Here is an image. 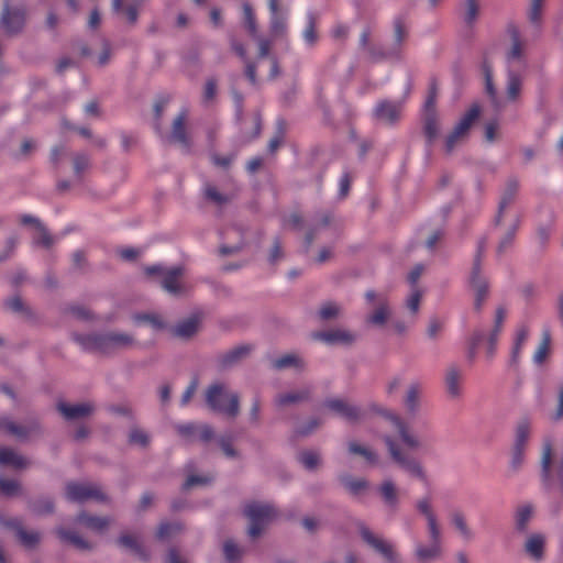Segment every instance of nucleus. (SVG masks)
Listing matches in <instances>:
<instances>
[{
  "label": "nucleus",
  "instance_id": "3",
  "mask_svg": "<svg viewBox=\"0 0 563 563\" xmlns=\"http://www.w3.org/2000/svg\"><path fill=\"white\" fill-rule=\"evenodd\" d=\"M486 247V239L482 238L477 243V250L473 260L472 269L468 277V286L473 291V309L479 313L483 310L485 301L489 295V280L483 273L482 262Z\"/></svg>",
  "mask_w": 563,
  "mask_h": 563
},
{
  "label": "nucleus",
  "instance_id": "59",
  "mask_svg": "<svg viewBox=\"0 0 563 563\" xmlns=\"http://www.w3.org/2000/svg\"><path fill=\"white\" fill-rule=\"evenodd\" d=\"M136 323H146L155 330H164L167 323L156 313H137L133 316Z\"/></svg>",
  "mask_w": 563,
  "mask_h": 563
},
{
  "label": "nucleus",
  "instance_id": "2",
  "mask_svg": "<svg viewBox=\"0 0 563 563\" xmlns=\"http://www.w3.org/2000/svg\"><path fill=\"white\" fill-rule=\"evenodd\" d=\"M71 339L86 352H98L104 355L120 350H128L136 344L132 334L117 331L80 334L73 333Z\"/></svg>",
  "mask_w": 563,
  "mask_h": 563
},
{
  "label": "nucleus",
  "instance_id": "48",
  "mask_svg": "<svg viewBox=\"0 0 563 563\" xmlns=\"http://www.w3.org/2000/svg\"><path fill=\"white\" fill-rule=\"evenodd\" d=\"M450 520H451V523L453 525V527L457 530L460 536L465 541H471L474 538V532L468 527V525L466 522V518L461 510H453L450 514Z\"/></svg>",
  "mask_w": 563,
  "mask_h": 563
},
{
  "label": "nucleus",
  "instance_id": "61",
  "mask_svg": "<svg viewBox=\"0 0 563 563\" xmlns=\"http://www.w3.org/2000/svg\"><path fill=\"white\" fill-rule=\"evenodd\" d=\"M522 81L520 76L512 71H508V79H507V98L511 101H515L518 99L520 91H521Z\"/></svg>",
  "mask_w": 563,
  "mask_h": 563
},
{
  "label": "nucleus",
  "instance_id": "62",
  "mask_svg": "<svg viewBox=\"0 0 563 563\" xmlns=\"http://www.w3.org/2000/svg\"><path fill=\"white\" fill-rule=\"evenodd\" d=\"M347 450L351 454L361 455L371 464H376L378 462V456L374 451L356 442H350L347 444Z\"/></svg>",
  "mask_w": 563,
  "mask_h": 563
},
{
  "label": "nucleus",
  "instance_id": "42",
  "mask_svg": "<svg viewBox=\"0 0 563 563\" xmlns=\"http://www.w3.org/2000/svg\"><path fill=\"white\" fill-rule=\"evenodd\" d=\"M27 508L35 516L52 515L55 511V503L52 497L41 496L30 500Z\"/></svg>",
  "mask_w": 563,
  "mask_h": 563
},
{
  "label": "nucleus",
  "instance_id": "17",
  "mask_svg": "<svg viewBox=\"0 0 563 563\" xmlns=\"http://www.w3.org/2000/svg\"><path fill=\"white\" fill-rule=\"evenodd\" d=\"M481 107L473 104L468 111L456 123L452 132L445 139L446 153H452L456 144L467 136L472 124L478 119Z\"/></svg>",
  "mask_w": 563,
  "mask_h": 563
},
{
  "label": "nucleus",
  "instance_id": "5",
  "mask_svg": "<svg viewBox=\"0 0 563 563\" xmlns=\"http://www.w3.org/2000/svg\"><path fill=\"white\" fill-rule=\"evenodd\" d=\"M408 26L404 16L398 15L393 21V42L383 47H368V57L372 62L400 60L402 48L408 37Z\"/></svg>",
  "mask_w": 563,
  "mask_h": 563
},
{
  "label": "nucleus",
  "instance_id": "58",
  "mask_svg": "<svg viewBox=\"0 0 563 563\" xmlns=\"http://www.w3.org/2000/svg\"><path fill=\"white\" fill-rule=\"evenodd\" d=\"M4 307L13 313H19L25 317L32 316V310L30 307L22 300L20 296H13L7 298L3 302Z\"/></svg>",
  "mask_w": 563,
  "mask_h": 563
},
{
  "label": "nucleus",
  "instance_id": "44",
  "mask_svg": "<svg viewBox=\"0 0 563 563\" xmlns=\"http://www.w3.org/2000/svg\"><path fill=\"white\" fill-rule=\"evenodd\" d=\"M508 34L511 40V46L507 53V60L512 62L516 59H520L523 54L525 43L522 42V40L520 37V32H519L518 27L515 25H509Z\"/></svg>",
  "mask_w": 563,
  "mask_h": 563
},
{
  "label": "nucleus",
  "instance_id": "27",
  "mask_svg": "<svg viewBox=\"0 0 563 563\" xmlns=\"http://www.w3.org/2000/svg\"><path fill=\"white\" fill-rule=\"evenodd\" d=\"M422 385L418 382L411 383L406 390L402 405L411 418H416L422 409Z\"/></svg>",
  "mask_w": 563,
  "mask_h": 563
},
{
  "label": "nucleus",
  "instance_id": "53",
  "mask_svg": "<svg viewBox=\"0 0 563 563\" xmlns=\"http://www.w3.org/2000/svg\"><path fill=\"white\" fill-rule=\"evenodd\" d=\"M423 131L428 145H431L439 136V123L437 113H424Z\"/></svg>",
  "mask_w": 563,
  "mask_h": 563
},
{
  "label": "nucleus",
  "instance_id": "18",
  "mask_svg": "<svg viewBox=\"0 0 563 563\" xmlns=\"http://www.w3.org/2000/svg\"><path fill=\"white\" fill-rule=\"evenodd\" d=\"M481 107L473 104L468 111L456 123L452 132L445 139L446 153H452L456 144L467 136L472 124L478 119Z\"/></svg>",
  "mask_w": 563,
  "mask_h": 563
},
{
  "label": "nucleus",
  "instance_id": "29",
  "mask_svg": "<svg viewBox=\"0 0 563 563\" xmlns=\"http://www.w3.org/2000/svg\"><path fill=\"white\" fill-rule=\"evenodd\" d=\"M252 351L250 345H239L217 356L216 363L219 371L229 369L247 357Z\"/></svg>",
  "mask_w": 563,
  "mask_h": 563
},
{
  "label": "nucleus",
  "instance_id": "39",
  "mask_svg": "<svg viewBox=\"0 0 563 563\" xmlns=\"http://www.w3.org/2000/svg\"><path fill=\"white\" fill-rule=\"evenodd\" d=\"M74 522L78 525H84L90 530L101 532L109 527L110 519L108 517L91 516L86 511H80L75 517Z\"/></svg>",
  "mask_w": 563,
  "mask_h": 563
},
{
  "label": "nucleus",
  "instance_id": "10",
  "mask_svg": "<svg viewBox=\"0 0 563 563\" xmlns=\"http://www.w3.org/2000/svg\"><path fill=\"white\" fill-rule=\"evenodd\" d=\"M243 514L250 520L247 534L252 539L258 538L268 523L277 516L273 505L262 503L246 505Z\"/></svg>",
  "mask_w": 563,
  "mask_h": 563
},
{
  "label": "nucleus",
  "instance_id": "6",
  "mask_svg": "<svg viewBox=\"0 0 563 563\" xmlns=\"http://www.w3.org/2000/svg\"><path fill=\"white\" fill-rule=\"evenodd\" d=\"M383 441L390 460L399 470L421 482L427 481V472L417 457L404 451L399 443L390 435H384Z\"/></svg>",
  "mask_w": 563,
  "mask_h": 563
},
{
  "label": "nucleus",
  "instance_id": "22",
  "mask_svg": "<svg viewBox=\"0 0 563 563\" xmlns=\"http://www.w3.org/2000/svg\"><path fill=\"white\" fill-rule=\"evenodd\" d=\"M328 227H334L335 229L341 227V221H339L334 213L330 210H321L316 212L314 222L308 229L305 235V245L308 250L312 243L314 242L318 232Z\"/></svg>",
  "mask_w": 563,
  "mask_h": 563
},
{
  "label": "nucleus",
  "instance_id": "34",
  "mask_svg": "<svg viewBox=\"0 0 563 563\" xmlns=\"http://www.w3.org/2000/svg\"><path fill=\"white\" fill-rule=\"evenodd\" d=\"M401 112V104L384 100L377 103L374 110V117L385 123L393 124L398 121Z\"/></svg>",
  "mask_w": 563,
  "mask_h": 563
},
{
  "label": "nucleus",
  "instance_id": "13",
  "mask_svg": "<svg viewBox=\"0 0 563 563\" xmlns=\"http://www.w3.org/2000/svg\"><path fill=\"white\" fill-rule=\"evenodd\" d=\"M65 496L71 503H85L95 499L100 503H108V496L101 490L97 484H82L69 482L65 487Z\"/></svg>",
  "mask_w": 563,
  "mask_h": 563
},
{
  "label": "nucleus",
  "instance_id": "60",
  "mask_svg": "<svg viewBox=\"0 0 563 563\" xmlns=\"http://www.w3.org/2000/svg\"><path fill=\"white\" fill-rule=\"evenodd\" d=\"M242 11L246 31L253 38H257V23L252 5L250 3H243Z\"/></svg>",
  "mask_w": 563,
  "mask_h": 563
},
{
  "label": "nucleus",
  "instance_id": "7",
  "mask_svg": "<svg viewBox=\"0 0 563 563\" xmlns=\"http://www.w3.org/2000/svg\"><path fill=\"white\" fill-rule=\"evenodd\" d=\"M363 410L366 411V417L369 413H376L389 421L396 428L399 439L408 449L418 450L421 448L420 439L410 431L406 421L393 410L376 402L368 404Z\"/></svg>",
  "mask_w": 563,
  "mask_h": 563
},
{
  "label": "nucleus",
  "instance_id": "19",
  "mask_svg": "<svg viewBox=\"0 0 563 563\" xmlns=\"http://www.w3.org/2000/svg\"><path fill=\"white\" fill-rule=\"evenodd\" d=\"M481 107L473 104L468 111L456 123L452 132L445 139L446 153H452L456 144L467 136L472 124L478 119Z\"/></svg>",
  "mask_w": 563,
  "mask_h": 563
},
{
  "label": "nucleus",
  "instance_id": "4",
  "mask_svg": "<svg viewBox=\"0 0 563 563\" xmlns=\"http://www.w3.org/2000/svg\"><path fill=\"white\" fill-rule=\"evenodd\" d=\"M206 404L210 410L235 419L240 413V397L229 391L223 383H213L206 389Z\"/></svg>",
  "mask_w": 563,
  "mask_h": 563
},
{
  "label": "nucleus",
  "instance_id": "57",
  "mask_svg": "<svg viewBox=\"0 0 563 563\" xmlns=\"http://www.w3.org/2000/svg\"><path fill=\"white\" fill-rule=\"evenodd\" d=\"M342 307L334 301L323 302L318 311L321 321H330L338 319L341 314Z\"/></svg>",
  "mask_w": 563,
  "mask_h": 563
},
{
  "label": "nucleus",
  "instance_id": "46",
  "mask_svg": "<svg viewBox=\"0 0 563 563\" xmlns=\"http://www.w3.org/2000/svg\"><path fill=\"white\" fill-rule=\"evenodd\" d=\"M341 485L352 495L358 496L365 492L369 484L365 478H354L349 474L341 475L339 477Z\"/></svg>",
  "mask_w": 563,
  "mask_h": 563
},
{
  "label": "nucleus",
  "instance_id": "49",
  "mask_svg": "<svg viewBox=\"0 0 563 563\" xmlns=\"http://www.w3.org/2000/svg\"><path fill=\"white\" fill-rule=\"evenodd\" d=\"M533 507L529 504L521 505L515 512V529L519 533H525L528 530V525L532 519Z\"/></svg>",
  "mask_w": 563,
  "mask_h": 563
},
{
  "label": "nucleus",
  "instance_id": "30",
  "mask_svg": "<svg viewBox=\"0 0 563 563\" xmlns=\"http://www.w3.org/2000/svg\"><path fill=\"white\" fill-rule=\"evenodd\" d=\"M377 492L384 506L390 511L396 512L400 505V494L397 485L390 478L384 479L377 487Z\"/></svg>",
  "mask_w": 563,
  "mask_h": 563
},
{
  "label": "nucleus",
  "instance_id": "56",
  "mask_svg": "<svg viewBox=\"0 0 563 563\" xmlns=\"http://www.w3.org/2000/svg\"><path fill=\"white\" fill-rule=\"evenodd\" d=\"M184 530V526L179 521L175 522H168L163 521L159 523L157 531H156V538L158 540H167L170 537L181 532Z\"/></svg>",
  "mask_w": 563,
  "mask_h": 563
},
{
  "label": "nucleus",
  "instance_id": "37",
  "mask_svg": "<svg viewBox=\"0 0 563 563\" xmlns=\"http://www.w3.org/2000/svg\"><path fill=\"white\" fill-rule=\"evenodd\" d=\"M521 223V218L519 214H515L509 227L505 230L498 241V245L496 247L497 255H503L506 253L515 242L516 234L519 230Z\"/></svg>",
  "mask_w": 563,
  "mask_h": 563
},
{
  "label": "nucleus",
  "instance_id": "1",
  "mask_svg": "<svg viewBox=\"0 0 563 563\" xmlns=\"http://www.w3.org/2000/svg\"><path fill=\"white\" fill-rule=\"evenodd\" d=\"M541 490L552 516L563 510V452L553 454L552 444L545 441L540 461Z\"/></svg>",
  "mask_w": 563,
  "mask_h": 563
},
{
  "label": "nucleus",
  "instance_id": "38",
  "mask_svg": "<svg viewBox=\"0 0 563 563\" xmlns=\"http://www.w3.org/2000/svg\"><path fill=\"white\" fill-rule=\"evenodd\" d=\"M111 8L115 14L123 15L129 25L133 26L137 23L140 2H130L123 7V0H112Z\"/></svg>",
  "mask_w": 563,
  "mask_h": 563
},
{
  "label": "nucleus",
  "instance_id": "52",
  "mask_svg": "<svg viewBox=\"0 0 563 563\" xmlns=\"http://www.w3.org/2000/svg\"><path fill=\"white\" fill-rule=\"evenodd\" d=\"M309 397H310V390L302 389V390H298V391L278 395L275 399V404L278 407H285L288 405L306 401L309 399Z\"/></svg>",
  "mask_w": 563,
  "mask_h": 563
},
{
  "label": "nucleus",
  "instance_id": "8",
  "mask_svg": "<svg viewBox=\"0 0 563 563\" xmlns=\"http://www.w3.org/2000/svg\"><path fill=\"white\" fill-rule=\"evenodd\" d=\"M357 530L363 542L366 543L375 553L380 555L384 563H404L401 554L391 541L374 533L362 522L357 525Z\"/></svg>",
  "mask_w": 563,
  "mask_h": 563
},
{
  "label": "nucleus",
  "instance_id": "14",
  "mask_svg": "<svg viewBox=\"0 0 563 563\" xmlns=\"http://www.w3.org/2000/svg\"><path fill=\"white\" fill-rule=\"evenodd\" d=\"M365 298L368 303L374 306V310L365 318L367 324L374 327H383L386 324L391 316V309L388 299L383 294H377L374 290H367Z\"/></svg>",
  "mask_w": 563,
  "mask_h": 563
},
{
  "label": "nucleus",
  "instance_id": "35",
  "mask_svg": "<svg viewBox=\"0 0 563 563\" xmlns=\"http://www.w3.org/2000/svg\"><path fill=\"white\" fill-rule=\"evenodd\" d=\"M417 511L426 518L428 532L437 536V530H440L437 514L433 510L431 498L423 496L416 501Z\"/></svg>",
  "mask_w": 563,
  "mask_h": 563
},
{
  "label": "nucleus",
  "instance_id": "23",
  "mask_svg": "<svg viewBox=\"0 0 563 563\" xmlns=\"http://www.w3.org/2000/svg\"><path fill=\"white\" fill-rule=\"evenodd\" d=\"M518 191H519L518 179L514 178V177L509 178L505 184V188L503 190V194H501V197H500V200L498 203L497 213L493 221L495 227H500L503 219L506 214V210L508 207H510L515 202Z\"/></svg>",
  "mask_w": 563,
  "mask_h": 563
},
{
  "label": "nucleus",
  "instance_id": "54",
  "mask_svg": "<svg viewBox=\"0 0 563 563\" xmlns=\"http://www.w3.org/2000/svg\"><path fill=\"white\" fill-rule=\"evenodd\" d=\"M302 36L306 44L310 47H313L318 42L319 37L317 33V15L311 11L307 13V25Z\"/></svg>",
  "mask_w": 563,
  "mask_h": 563
},
{
  "label": "nucleus",
  "instance_id": "11",
  "mask_svg": "<svg viewBox=\"0 0 563 563\" xmlns=\"http://www.w3.org/2000/svg\"><path fill=\"white\" fill-rule=\"evenodd\" d=\"M26 24V10L24 7H12L10 0H3L0 12V27L8 36H15L23 32Z\"/></svg>",
  "mask_w": 563,
  "mask_h": 563
},
{
  "label": "nucleus",
  "instance_id": "9",
  "mask_svg": "<svg viewBox=\"0 0 563 563\" xmlns=\"http://www.w3.org/2000/svg\"><path fill=\"white\" fill-rule=\"evenodd\" d=\"M357 530L363 542L366 543L375 553L380 555L384 563H404L401 554L391 541L374 533L362 522L357 525Z\"/></svg>",
  "mask_w": 563,
  "mask_h": 563
},
{
  "label": "nucleus",
  "instance_id": "32",
  "mask_svg": "<svg viewBox=\"0 0 563 563\" xmlns=\"http://www.w3.org/2000/svg\"><path fill=\"white\" fill-rule=\"evenodd\" d=\"M463 372L456 364H450L444 373L445 391L450 398L456 399L462 394Z\"/></svg>",
  "mask_w": 563,
  "mask_h": 563
},
{
  "label": "nucleus",
  "instance_id": "51",
  "mask_svg": "<svg viewBox=\"0 0 563 563\" xmlns=\"http://www.w3.org/2000/svg\"><path fill=\"white\" fill-rule=\"evenodd\" d=\"M551 347V333L549 329H543L541 341L533 354V362L537 365H542L550 354Z\"/></svg>",
  "mask_w": 563,
  "mask_h": 563
},
{
  "label": "nucleus",
  "instance_id": "31",
  "mask_svg": "<svg viewBox=\"0 0 563 563\" xmlns=\"http://www.w3.org/2000/svg\"><path fill=\"white\" fill-rule=\"evenodd\" d=\"M186 121L187 111L181 110L173 121L168 140L172 143L179 144L181 147L189 150L191 146V141L186 130Z\"/></svg>",
  "mask_w": 563,
  "mask_h": 563
},
{
  "label": "nucleus",
  "instance_id": "41",
  "mask_svg": "<svg viewBox=\"0 0 563 563\" xmlns=\"http://www.w3.org/2000/svg\"><path fill=\"white\" fill-rule=\"evenodd\" d=\"M199 320L196 317H190L179 321L170 329V333L179 339H190L198 332Z\"/></svg>",
  "mask_w": 563,
  "mask_h": 563
},
{
  "label": "nucleus",
  "instance_id": "55",
  "mask_svg": "<svg viewBox=\"0 0 563 563\" xmlns=\"http://www.w3.org/2000/svg\"><path fill=\"white\" fill-rule=\"evenodd\" d=\"M71 162L75 176L81 180L84 172L91 165L90 156L85 152H78L73 154Z\"/></svg>",
  "mask_w": 563,
  "mask_h": 563
},
{
  "label": "nucleus",
  "instance_id": "45",
  "mask_svg": "<svg viewBox=\"0 0 563 563\" xmlns=\"http://www.w3.org/2000/svg\"><path fill=\"white\" fill-rule=\"evenodd\" d=\"M544 537L540 533H534L527 539L525 550L533 560L541 561L544 554Z\"/></svg>",
  "mask_w": 563,
  "mask_h": 563
},
{
  "label": "nucleus",
  "instance_id": "21",
  "mask_svg": "<svg viewBox=\"0 0 563 563\" xmlns=\"http://www.w3.org/2000/svg\"><path fill=\"white\" fill-rule=\"evenodd\" d=\"M5 431L21 441L43 434L41 422L35 417H29L22 424L9 419V422H5Z\"/></svg>",
  "mask_w": 563,
  "mask_h": 563
},
{
  "label": "nucleus",
  "instance_id": "40",
  "mask_svg": "<svg viewBox=\"0 0 563 563\" xmlns=\"http://www.w3.org/2000/svg\"><path fill=\"white\" fill-rule=\"evenodd\" d=\"M117 542L120 547L131 550L140 560L145 562L148 561L150 554L146 549L137 541L136 537L129 533H123L118 538Z\"/></svg>",
  "mask_w": 563,
  "mask_h": 563
},
{
  "label": "nucleus",
  "instance_id": "64",
  "mask_svg": "<svg viewBox=\"0 0 563 563\" xmlns=\"http://www.w3.org/2000/svg\"><path fill=\"white\" fill-rule=\"evenodd\" d=\"M286 134V122L283 119H278L276 122V131L274 136L268 142V152L275 153L280 144L284 142Z\"/></svg>",
  "mask_w": 563,
  "mask_h": 563
},
{
  "label": "nucleus",
  "instance_id": "43",
  "mask_svg": "<svg viewBox=\"0 0 563 563\" xmlns=\"http://www.w3.org/2000/svg\"><path fill=\"white\" fill-rule=\"evenodd\" d=\"M0 465H10L14 468H26L29 461L10 448L0 446Z\"/></svg>",
  "mask_w": 563,
  "mask_h": 563
},
{
  "label": "nucleus",
  "instance_id": "24",
  "mask_svg": "<svg viewBox=\"0 0 563 563\" xmlns=\"http://www.w3.org/2000/svg\"><path fill=\"white\" fill-rule=\"evenodd\" d=\"M430 544H417L415 556L419 563H429L438 560L442 555L441 531L437 530V536L429 533Z\"/></svg>",
  "mask_w": 563,
  "mask_h": 563
},
{
  "label": "nucleus",
  "instance_id": "25",
  "mask_svg": "<svg viewBox=\"0 0 563 563\" xmlns=\"http://www.w3.org/2000/svg\"><path fill=\"white\" fill-rule=\"evenodd\" d=\"M271 12L269 30L273 36L282 37L287 34V11L280 10L279 0H268Z\"/></svg>",
  "mask_w": 563,
  "mask_h": 563
},
{
  "label": "nucleus",
  "instance_id": "47",
  "mask_svg": "<svg viewBox=\"0 0 563 563\" xmlns=\"http://www.w3.org/2000/svg\"><path fill=\"white\" fill-rule=\"evenodd\" d=\"M272 367L276 371H283L289 367H295L298 369L305 368L303 360L296 353H288L282 355L280 357L273 360Z\"/></svg>",
  "mask_w": 563,
  "mask_h": 563
},
{
  "label": "nucleus",
  "instance_id": "16",
  "mask_svg": "<svg viewBox=\"0 0 563 563\" xmlns=\"http://www.w3.org/2000/svg\"><path fill=\"white\" fill-rule=\"evenodd\" d=\"M481 107L473 104L468 111L456 123L452 132L445 139L446 153H452L456 144L467 136L472 124L478 119Z\"/></svg>",
  "mask_w": 563,
  "mask_h": 563
},
{
  "label": "nucleus",
  "instance_id": "12",
  "mask_svg": "<svg viewBox=\"0 0 563 563\" xmlns=\"http://www.w3.org/2000/svg\"><path fill=\"white\" fill-rule=\"evenodd\" d=\"M0 526L12 530L20 544L27 550L37 548L42 541V533L37 530L24 529L20 518L0 515Z\"/></svg>",
  "mask_w": 563,
  "mask_h": 563
},
{
  "label": "nucleus",
  "instance_id": "20",
  "mask_svg": "<svg viewBox=\"0 0 563 563\" xmlns=\"http://www.w3.org/2000/svg\"><path fill=\"white\" fill-rule=\"evenodd\" d=\"M324 407L350 423H358L366 418L363 408L343 398H329L324 401Z\"/></svg>",
  "mask_w": 563,
  "mask_h": 563
},
{
  "label": "nucleus",
  "instance_id": "63",
  "mask_svg": "<svg viewBox=\"0 0 563 563\" xmlns=\"http://www.w3.org/2000/svg\"><path fill=\"white\" fill-rule=\"evenodd\" d=\"M223 555L227 563H238L243 555V550L233 540H227L223 543Z\"/></svg>",
  "mask_w": 563,
  "mask_h": 563
},
{
  "label": "nucleus",
  "instance_id": "33",
  "mask_svg": "<svg viewBox=\"0 0 563 563\" xmlns=\"http://www.w3.org/2000/svg\"><path fill=\"white\" fill-rule=\"evenodd\" d=\"M57 410L60 415L68 421H74L77 419L86 418L91 416L96 407L93 402H81L76 405H69L66 402H59L57 405Z\"/></svg>",
  "mask_w": 563,
  "mask_h": 563
},
{
  "label": "nucleus",
  "instance_id": "26",
  "mask_svg": "<svg viewBox=\"0 0 563 563\" xmlns=\"http://www.w3.org/2000/svg\"><path fill=\"white\" fill-rule=\"evenodd\" d=\"M313 338L329 345L341 344L345 346L354 344L357 339L355 333L345 329H331L317 332Z\"/></svg>",
  "mask_w": 563,
  "mask_h": 563
},
{
  "label": "nucleus",
  "instance_id": "50",
  "mask_svg": "<svg viewBox=\"0 0 563 563\" xmlns=\"http://www.w3.org/2000/svg\"><path fill=\"white\" fill-rule=\"evenodd\" d=\"M531 432V423L529 419L522 418L518 421L515 432L514 448L526 450Z\"/></svg>",
  "mask_w": 563,
  "mask_h": 563
},
{
  "label": "nucleus",
  "instance_id": "28",
  "mask_svg": "<svg viewBox=\"0 0 563 563\" xmlns=\"http://www.w3.org/2000/svg\"><path fill=\"white\" fill-rule=\"evenodd\" d=\"M184 275L181 266H174L159 279V286L172 296H181L186 292V286L180 282Z\"/></svg>",
  "mask_w": 563,
  "mask_h": 563
},
{
  "label": "nucleus",
  "instance_id": "36",
  "mask_svg": "<svg viewBox=\"0 0 563 563\" xmlns=\"http://www.w3.org/2000/svg\"><path fill=\"white\" fill-rule=\"evenodd\" d=\"M55 533L62 542L69 543L80 551H90L93 549V544L91 542L84 539L79 533H77L74 530H68L63 527H58L55 529Z\"/></svg>",
  "mask_w": 563,
  "mask_h": 563
},
{
  "label": "nucleus",
  "instance_id": "15",
  "mask_svg": "<svg viewBox=\"0 0 563 563\" xmlns=\"http://www.w3.org/2000/svg\"><path fill=\"white\" fill-rule=\"evenodd\" d=\"M481 107L473 104L468 111L456 123L452 132L445 139L446 153H452L456 144L467 136L472 124L478 119Z\"/></svg>",
  "mask_w": 563,
  "mask_h": 563
}]
</instances>
